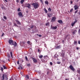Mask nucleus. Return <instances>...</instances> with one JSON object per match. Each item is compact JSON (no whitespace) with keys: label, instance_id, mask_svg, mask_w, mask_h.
<instances>
[{"label":"nucleus","instance_id":"f257e3e1","mask_svg":"<svg viewBox=\"0 0 80 80\" xmlns=\"http://www.w3.org/2000/svg\"><path fill=\"white\" fill-rule=\"evenodd\" d=\"M32 6H33V7L35 9H36V8H38L40 7V3H39L38 2L35 3L33 2L32 3Z\"/></svg>","mask_w":80,"mask_h":80},{"label":"nucleus","instance_id":"f03ea898","mask_svg":"<svg viewBox=\"0 0 80 80\" xmlns=\"http://www.w3.org/2000/svg\"><path fill=\"white\" fill-rule=\"evenodd\" d=\"M30 28L32 30V33H35V31H34L33 30H34L35 31H36V30L37 29V27L34 25H32L31 27H30Z\"/></svg>","mask_w":80,"mask_h":80},{"label":"nucleus","instance_id":"7ed1b4c3","mask_svg":"<svg viewBox=\"0 0 80 80\" xmlns=\"http://www.w3.org/2000/svg\"><path fill=\"white\" fill-rule=\"evenodd\" d=\"M2 80H8V75L6 74H2Z\"/></svg>","mask_w":80,"mask_h":80},{"label":"nucleus","instance_id":"20e7f679","mask_svg":"<svg viewBox=\"0 0 80 80\" xmlns=\"http://www.w3.org/2000/svg\"><path fill=\"white\" fill-rule=\"evenodd\" d=\"M25 5L26 6H25L24 7H28V8H31V5H30V4L29 3H25Z\"/></svg>","mask_w":80,"mask_h":80},{"label":"nucleus","instance_id":"39448f33","mask_svg":"<svg viewBox=\"0 0 80 80\" xmlns=\"http://www.w3.org/2000/svg\"><path fill=\"white\" fill-rule=\"evenodd\" d=\"M69 68L70 69H71V70L73 71V72H75V69L74 68H73V66H72V65H70L69 66Z\"/></svg>","mask_w":80,"mask_h":80},{"label":"nucleus","instance_id":"423d86ee","mask_svg":"<svg viewBox=\"0 0 80 80\" xmlns=\"http://www.w3.org/2000/svg\"><path fill=\"white\" fill-rule=\"evenodd\" d=\"M18 15L19 17H21V18H22V17H23V14H22V12H18Z\"/></svg>","mask_w":80,"mask_h":80},{"label":"nucleus","instance_id":"0eeeda50","mask_svg":"<svg viewBox=\"0 0 80 80\" xmlns=\"http://www.w3.org/2000/svg\"><path fill=\"white\" fill-rule=\"evenodd\" d=\"M14 42H13V41L12 40H10L9 41V43L10 45H14L13 43Z\"/></svg>","mask_w":80,"mask_h":80},{"label":"nucleus","instance_id":"6e6552de","mask_svg":"<svg viewBox=\"0 0 80 80\" xmlns=\"http://www.w3.org/2000/svg\"><path fill=\"white\" fill-rule=\"evenodd\" d=\"M62 52L61 54V57H62V58H64L65 57V52H63V50H62Z\"/></svg>","mask_w":80,"mask_h":80},{"label":"nucleus","instance_id":"1a4fd4ad","mask_svg":"<svg viewBox=\"0 0 80 80\" xmlns=\"http://www.w3.org/2000/svg\"><path fill=\"white\" fill-rule=\"evenodd\" d=\"M77 22V19H75V21L74 22H72L71 23V26H72V27H73V26H74V25H75V23H76Z\"/></svg>","mask_w":80,"mask_h":80},{"label":"nucleus","instance_id":"9d476101","mask_svg":"<svg viewBox=\"0 0 80 80\" xmlns=\"http://www.w3.org/2000/svg\"><path fill=\"white\" fill-rule=\"evenodd\" d=\"M51 28L52 29V30H56L57 28V26H55L54 27H52V25H51Z\"/></svg>","mask_w":80,"mask_h":80},{"label":"nucleus","instance_id":"9b49d317","mask_svg":"<svg viewBox=\"0 0 80 80\" xmlns=\"http://www.w3.org/2000/svg\"><path fill=\"white\" fill-rule=\"evenodd\" d=\"M55 20H56V18L55 17H53L51 19V22H55Z\"/></svg>","mask_w":80,"mask_h":80},{"label":"nucleus","instance_id":"f8f14e48","mask_svg":"<svg viewBox=\"0 0 80 80\" xmlns=\"http://www.w3.org/2000/svg\"><path fill=\"white\" fill-rule=\"evenodd\" d=\"M32 59L34 63H37V60L35 59V58H32Z\"/></svg>","mask_w":80,"mask_h":80},{"label":"nucleus","instance_id":"ddd939ff","mask_svg":"<svg viewBox=\"0 0 80 80\" xmlns=\"http://www.w3.org/2000/svg\"><path fill=\"white\" fill-rule=\"evenodd\" d=\"M74 10H77L78 8V6L76 4L74 6Z\"/></svg>","mask_w":80,"mask_h":80},{"label":"nucleus","instance_id":"4468645a","mask_svg":"<svg viewBox=\"0 0 80 80\" xmlns=\"http://www.w3.org/2000/svg\"><path fill=\"white\" fill-rule=\"evenodd\" d=\"M72 31L73 35H75V33H76L77 31V30L73 29H72Z\"/></svg>","mask_w":80,"mask_h":80},{"label":"nucleus","instance_id":"2eb2a0df","mask_svg":"<svg viewBox=\"0 0 80 80\" xmlns=\"http://www.w3.org/2000/svg\"><path fill=\"white\" fill-rule=\"evenodd\" d=\"M58 23H59L61 24V25H62V24H63V21L61 20H60L58 21Z\"/></svg>","mask_w":80,"mask_h":80},{"label":"nucleus","instance_id":"dca6fc26","mask_svg":"<svg viewBox=\"0 0 80 80\" xmlns=\"http://www.w3.org/2000/svg\"><path fill=\"white\" fill-rule=\"evenodd\" d=\"M48 17L49 18H50V17H51L53 15V14H52V13H48Z\"/></svg>","mask_w":80,"mask_h":80},{"label":"nucleus","instance_id":"f3484780","mask_svg":"<svg viewBox=\"0 0 80 80\" xmlns=\"http://www.w3.org/2000/svg\"><path fill=\"white\" fill-rule=\"evenodd\" d=\"M15 21L18 24V25H21V23L20 22V21L17 20H16Z\"/></svg>","mask_w":80,"mask_h":80},{"label":"nucleus","instance_id":"a211bd4d","mask_svg":"<svg viewBox=\"0 0 80 80\" xmlns=\"http://www.w3.org/2000/svg\"><path fill=\"white\" fill-rule=\"evenodd\" d=\"M13 44H12V45H14V47H16V46H17V42H14H14H13Z\"/></svg>","mask_w":80,"mask_h":80},{"label":"nucleus","instance_id":"6ab92c4d","mask_svg":"<svg viewBox=\"0 0 80 80\" xmlns=\"http://www.w3.org/2000/svg\"><path fill=\"white\" fill-rule=\"evenodd\" d=\"M44 10L46 13H48V11H47V9H46V8H44Z\"/></svg>","mask_w":80,"mask_h":80},{"label":"nucleus","instance_id":"aec40b11","mask_svg":"<svg viewBox=\"0 0 80 80\" xmlns=\"http://www.w3.org/2000/svg\"><path fill=\"white\" fill-rule=\"evenodd\" d=\"M44 3L46 5H48L49 4V3L48 2V1H46L44 2Z\"/></svg>","mask_w":80,"mask_h":80},{"label":"nucleus","instance_id":"412c9836","mask_svg":"<svg viewBox=\"0 0 80 80\" xmlns=\"http://www.w3.org/2000/svg\"><path fill=\"white\" fill-rule=\"evenodd\" d=\"M24 2H25V1L24 0H21V1H20L21 4H23Z\"/></svg>","mask_w":80,"mask_h":80},{"label":"nucleus","instance_id":"4be33fe9","mask_svg":"<svg viewBox=\"0 0 80 80\" xmlns=\"http://www.w3.org/2000/svg\"><path fill=\"white\" fill-rule=\"evenodd\" d=\"M14 27H18V26L17 25V24L15 23H14Z\"/></svg>","mask_w":80,"mask_h":80},{"label":"nucleus","instance_id":"5701e85b","mask_svg":"<svg viewBox=\"0 0 80 80\" xmlns=\"http://www.w3.org/2000/svg\"><path fill=\"white\" fill-rule=\"evenodd\" d=\"M43 58L44 59H46V58H48V57L47 56H44L43 57Z\"/></svg>","mask_w":80,"mask_h":80},{"label":"nucleus","instance_id":"b1692460","mask_svg":"<svg viewBox=\"0 0 80 80\" xmlns=\"http://www.w3.org/2000/svg\"><path fill=\"white\" fill-rule=\"evenodd\" d=\"M56 48L57 49H58L59 48H61V47H60V46H58L56 47Z\"/></svg>","mask_w":80,"mask_h":80},{"label":"nucleus","instance_id":"393cba45","mask_svg":"<svg viewBox=\"0 0 80 80\" xmlns=\"http://www.w3.org/2000/svg\"><path fill=\"white\" fill-rule=\"evenodd\" d=\"M8 58L9 59L10 58V55L9 54H8L7 56Z\"/></svg>","mask_w":80,"mask_h":80},{"label":"nucleus","instance_id":"a878e982","mask_svg":"<svg viewBox=\"0 0 80 80\" xmlns=\"http://www.w3.org/2000/svg\"><path fill=\"white\" fill-rule=\"evenodd\" d=\"M3 67L4 68V69H7V67H5V65H3Z\"/></svg>","mask_w":80,"mask_h":80},{"label":"nucleus","instance_id":"bb28decb","mask_svg":"<svg viewBox=\"0 0 80 80\" xmlns=\"http://www.w3.org/2000/svg\"><path fill=\"white\" fill-rule=\"evenodd\" d=\"M48 12H51L52 11V9L50 8H49L48 9Z\"/></svg>","mask_w":80,"mask_h":80},{"label":"nucleus","instance_id":"cd10ccee","mask_svg":"<svg viewBox=\"0 0 80 80\" xmlns=\"http://www.w3.org/2000/svg\"><path fill=\"white\" fill-rule=\"evenodd\" d=\"M58 56V55H57V54H56L55 55H54V57L55 58H58V57L57 56Z\"/></svg>","mask_w":80,"mask_h":80},{"label":"nucleus","instance_id":"c85d7f7f","mask_svg":"<svg viewBox=\"0 0 80 80\" xmlns=\"http://www.w3.org/2000/svg\"><path fill=\"white\" fill-rule=\"evenodd\" d=\"M19 67H20V68L22 70V69H23V68L22 67V65L21 64H20L19 65Z\"/></svg>","mask_w":80,"mask_h":80},{"label":"nucleus","instance_id":"c756f323","mask_svg":"<svg viewBox=\"0 0 80 80\" xmlns=\"http://www.w3.org/2000/svg\"><path fill=\"white\" fill-rule=\"evenodd\" d=\"M50 25V23L49 22H47L46 24V26H48Z\"/></svg>","mask_w":80,"mask_h":80},{"label":"nucleus","instance_id":"7c9ffc66","mask_svg":"<svg viewBox=\"0 0 80 80\" xmlns=\"http://www.w3.org/2000/svg\"><path fill=\"white\" fill-rule=\"evenodd\" d=\"M39 58H43V55H40L39 56Z\"/></svg>","mask_w":80,"mask_h":80},{"label":"nucleus","instance_id":"2f4dec72","mask_svg":"<svg viewBox=\"0 0 80 80\" xmlns=\"http://www.w3.org/2000/svg\"><path fill=\"white\" fill-rule=\"evenodd\" d=\"M26 77L27 79H29V76L28 75H26Z\"/></svg>","mask_w":80,"mask_h":80},{"label":"nucleus","instance_id":"473e14b6","mask_svg":"<svg viewBox=\"0 0 80 80\" xmlns=\"http://www.w3.org/2000/svg\"><path fill=\"white\" fill-rule=\"evenodd\" d=\"M18 12H21V10H20V8H19L18 9Z\"/></svg>","mask_w":80,"mask_h":80},{"label":"nucleus","instance_id":"72a5a7b5","mask_svg":"<svg viewBox=\"0 0 80 80\" xmlns=\"http://www.w3.org/2000/svg\"><path fill=\"white\" fill-rule=\"evenodd\" d=\"M1 69L2 72H3V68L1 67Z\"/></svg>","mask_w":80,"mask_h":80},{"label":"nucleus","instance_id":"f704fd0d","mask_svg":"<svg viewBox=\"0 0 80 80\" xmlns=\"http://www.w3.org/2000/svg\"><path fill=\"white\" fill-rule=\"evenodd\" d=\"M3 18L4 19H5V20H7V17H6V16H4Z\"/></svg>","mask_w":80,"mask_h":80},{"label":"nucleus","instance_id":"c9c22d12","mask_svg":"<svg viewBox=\"0 0 80 80\" xmlns=\"http://www.w3.org/2000/svg\"><path fill=\"white\" fill-rule=\"evenodd\" d=\"M37 36H38L39 37H42V35H39L38 34H37Z\"/></svg>","mask_w":80,"mask_h":80},{"label":"nucleus","instance_id":"e433bc0d","mask_svg":"<svg viewBox=\"0 0 80 80\" xmlns=\"http://www.w3.org/2000/svg\"><path fill=\"white\" fill-rule=\"evenodd\" d=\"M77 41H74V44L75 45H77Z\"/></svg>","mask_w":80,"mask_h":80},{"label":"nucleus","instance_id":"4c0bfd02","mask_svg":"<svg viewBox=\"0 0 80 80\" xmlns=\"http://www.w3.org/2000/svg\"><path fill=\"white\" fill-rule=\"evenodd\" d=\"M25 58L26 60V61H28V58H27V57L26 56L25 57Z\"/></svg>","mask_w":80,"mask_h":80},{"label":"nucleus","instance_id":"58836bf2","mask_svg":"<svg viewBox=\"0 0 80 80\" xmlns=\"http://www.w3.org/2000/svg\"><path fill=\"white\" fill-rule=\"evenodd\" d=\"M27 66L28 67H30V63L27 64Z\"/></svg>","mask_w":80,"mask_h":80},{"label":"nucleus","instance_id":"ea45409f","mask_svg":"<svg viewBox=\"0 0 80 80\" xmlns=\"http://www.w3.org/2000/svg\"><path fill=\"white\" fill-rule=\"evenodd\" d=\"M73 9L72 8L70 10V12H72V11H73Z\"/></svg>","mask_w":80,"mask_h":80},{"label":"nucleus","instance_id":"a19ab883","mask_svg":"<svg viewBox=\"0 0 80 80\" xmlns=\"http://www.w3.org/2000/svg\"><path fill=\"white\" fill-rule=\"evenodd\" d=\"M61 63V62H57V63L58 64H60V63Z\"/></svg>","mask_w":80,"mask_h":80},{"label":"nucleus","instance_id":"79ce46f5","mask_svg":"<svg viewBox=\"0 0 80 80\" xmlns=\"http://www.w3.org/2000/svg\"><path fill=\"white\" fill-rule=\"evenodd\" d=\"M41 3H42V4H43V0H42L41 1Z\"/></svg>","mask_w":80,"mask_h":80},{"label":"nucleus","instance_id":"37998d69","mask_svg":"<svg viewBox=\"0 0 80 80\" xmlns=\"http://www.w3.org/2000/svg\"><path fill=\"white\" fill-rule=\"evenodd\" d=\"M77 72L78 73H80V70H78L77 71Z\"/></svg>","mask_w":80,"mask_h":80},{"label":"nucleus","instance_id":"c03bdc74","mask_svg":"<svg viewBox=\"0 0 80 80\" xmlns=\"http://www.w3.org/2000/svg\"><path fill=\"white\" fill-rule=\"evenodd\" d=\"M50 65H53V63H52V62H50Z\"/></svg>","mask_w":80,"mask_h":80},{"label":"nucleus","instance_id":"a18cd8bd","mask_svg":"<svg viewBox=\"0 0 80 80\" xmlns=\"http://www.w3.org/2000/svg\"><path fill=\"white\" fill-rule=\"evenodd\" d=\"M77 12H78V10H77L76 11H75V14H76V13H77Z\"/></svg>","mask_w":80,"mask_h":80},{"label":"nucleus","instance_id":"49530a36","mask_svg":"<svg viewBox=\"0 0 80 80\" xmlns=\"http://www.w3.org/2000/svg\"><path fill=\"white\" fill-rule=\"evenodd\" d=\"M27 43L28 44H29L30 43V41H28L27 42Z\"/></svg>","mask_w":80,"mask_h":80},{"label":"nucleus","instance_id":"de8ad7c7","mask_svg":"<svg viewBox=\"0 0 80 80\" xmlns=\"http://www.w3.org/2000/svg\"><path fill=\"white\" fill-rule=\"evenodd\" d=\"M70 3H71V4H73V2H72V1H71Z\"/></svg>","mask_w":80,"mask_h":80},{"label":"nucleus","instance_id":"09e8293b","mask_svg":"<svg viewBox=\"0 0 80 80\" xmlns=\"http://www.w3.org/2000/svg\"><path fill=\"white\" fill-rule=\"evenodd\" d=\"M10 54L11 55V56L12 55V52H10Z\"/></svg>","mask_w":80,"mask_h":80},{"label":"nucleus","instance_id":"8fccbe9b","mask_svg":"<svg viewBox=\"0 0 80 80\" xmlns=\"http://www.w3.org/2000/svg\"><path fill=\"white\" fill-rule=\"evenodd\" d=\"M16 2H17V3H18V2H19V0H16Z\"/></svg>","mask_w":80,"mask_h":80},{"label":"nucleus","instance_id":"3c124183","mask_svg":"<svg viewBox=\"0 0 80 80\" xmlns=\"http://www.w3.org/2000/svg\"><path fill=\"white\" fill-rule=\"evenodd\" d=\"M49 73H50V72H47V75H48V74H49Z\"/></svg>","mask_w":80,"mask_h":80},{"label":"nucleus","instance_id":"603ef678","mask_svg":"<svg viewBox=\"0 0 80 80\" xmlns=\"http://www.w3.org/2000/svg\"><path fill=\"white\" fill-rule=\"evenodd\" d=\"M68 35H67L65 37V39H66V38H67V37H68Z\"/></svg>","mask_w":80,"mask_h":80},{"label":"nucleus","instance_id":"864d4df0","mask_svg":"<svg viewBox=\"0 0 80 80\" xmlns=\"http://www.w3.org/2000/svg\"><path fill=\"white\" fill-rule=\"evenodd\" d=\"M3 35H4V33H3L1 36L2 37H3Z\"/></svg>","mask_w":80,"mask_h":80},{"label":"nucleus","instance_id":"5fc2aeb1","mask_svg":"<svg viewBox=\"0 0 80 80\" xmlns=\"http://www.w3.org/2000/svg\"><path fill=\"white\" fill-rule=\"evenodd\" d=\"M78 43L80 45V41H78Z\"/></svg>","mask_w":80,"mask_h":80},{"label":"nucleus","instance_id":"6e6d98bb","mask_svg":"<svg viewBox=\"0 0 80 80\" xmlns=\"http://www.w3.org/2000/svg\"><path fill=\"white\" fill-rule=\"evenodd\" d=\"M17 63L18 65L19 64V61H18Z\"/></svg>","mask_w":80,"mask_h":80},{"label":"nucleus","instance_id":"4d7b16f0","mask_svg":"<svg viewBox=\"0 0 80 80\" xmlns=\"http://www.w3.org/2000/svg\"><path fill=\"white\" fill-rule=\"evenodd\" d=\"M4 1H5V2H8V1L7 0H4Z\"/></svg>","mask_w":80,"mask_h":80},{"label":"nucleus","instance_id":"13d9d810","mask_svg":"<svg viewBox=\"0 0 80 80\" xmlns=\"http://www.w3.org/2000/svg\"><path fill=\"white\" fill-rule=\"evenodd\" d=\"M11 58H13V56H12V55H11Z\"/></svg>","mask_w":80,"mask_h":80},{"label":"nucleus","instance_id":"bf43d9fd","mask_svg":"<svg viewBox=\"0 0 80 80\" xmlns=\"http://www.w3.org/2000/svg\"><path fill=\"white\" fill-rule=\"evenodd\" d=\"M2 20L3 21H5V20H4V19H3V18H2Z\"/></svg>","mask_w":80,"mask_h":80},{"label":"nucleus","instance_id":"052dcab7","mask_svg":"<svg viewBox=\"0 0 80 80\" xmlns=\"http://www.w3.org/2000/svg\"><path fill=\"white\" fill-rule=\"evenodd\" d=\"M38 52H40V49H38Z\"/></svg>","mask_w":80,"mask_h":80},{"label":"nucleus","instance_id":"680f3d73","mask_svg":"<svg viewBox=\"0 0 80 80\" xmlns=\"http://www.w3.org/2000/svg\"><path fill=\"white\" fill-rule=\"evenodd\" d=\"M20 66H19V67L18 68V69L20 70Z\"/></svg>","mask_w":80,"mask_h":80},{"label":"nucleus","instance_id":"e2e57ef3","mask_svg":"<svg viewBox=\"0 0 80 80\" xmlns=\"http://www.w3.org/2000/svg\"><path fill=\"white\" fill-rule=\"evenodd\" d=\"M77 50H78V49H79V48L77 47Z\"/></svg>","mask_w":80,"mask_h":80},{"label":"nucleus","instance_id":"0e129e2a","mask_svg":"<svg viewBox=\"0 0 80 80\" xmlns=\"http://www.w3.org/2000/svg\"><path fill=\"white\" fill-rule=\"evenodd\" d=\"M78 13H79V15H80V12H79Z\"/></svg>","mask_w":80,"mask_h":80},{"label":"nucleus","instance_id":"69168bd1","mask_svg":"<svg viewBox=\"0 0 80 80\" xmlns=\"http://www.w3.org/2000/svg\"><path fill=\"white\" fill-rule=\"evenodd\" d=\"M8 61H9V62H10V59H9V58H8Z\"/></svg>","mask_w":80,"mask_h":80},{"label":"nucleus","instance_id":"338daca9","mask_svg":"<svg viewBox=\"0 0 80 80\" xmlns=\"http://www.w3.org/2000/svg\"><path fill=\"white\" fill-rule=\"evenodd\" d=\"M78 2V0H77L76 1V2Z\"/></svg>","mask_w":80,"mask_h":80},{"label":"nucleus","instance_id":"774afa93","mask_svg":"<svg viewBox=\"0 0 80 80\" xmlns=\"http://www.w3.org/2000/svg\"><path fill=\"white\" fill-rule=\"evenodd\" d=\"M78 79H79V80H80V78H78Z\"/></svg>","mask_w":80,"mask_h":80}]
</instances>
